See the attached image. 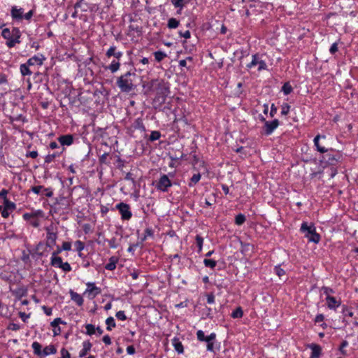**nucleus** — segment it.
Listing matches in <instances>:
<instances>
[{
    "instance_id": "obj_53",
    "label": "nucleus",
    "mask_w": 358,
    "mask_h": 358,
    "mask_svg": "<svg viewBox=\"0 0 358 358\" xmlns=\"http://www.w3.org/2000/svg\"><path fill=\"white\" fill-rule=\"evenodd\" d=\"M43 189L44 187L42 185L34 186L31 187V191L36 194H40Z\"/></svg>"
},
{
    "instance_id": "obj_18",
    "label": "nucleus",
    "mask_w": 358,
    "mask_h": 358,
    "mask_svg": "<svg viewBox=\"0 0 358 358\" xmlns=\"http://www.w3.org/2000/svg\"><path fill=\"white\" fill-rule=\"evenodd\" d=\"M115 46H110V48L106 51V55L107 57H110L112 56L115 57L116 59H120L122 56V52H116Z\"/></svg>"
},
{
    "instance_id": "obj_34",
    "label": "nucleus",
    "mask_w": 358,
    "mask_h": 358,
    "mask_svg": "<svg viewBox=\"0 0 358 358\" xmlns=\"http://www.w3.org/2000/svg\"><path fill=\"white\" fill-rule=\"evenodd\" d=\"M342 313L343 314V316L345 317H352L354 315V313L352 310L351 308H348L346 306H343Z\"/></svg>"
},
{
    "instance_id": "obj_41",
    "label": "nucleus",
    "mask_w": 358,
    "mask_h": 358,
    "mask_svg": "<svg viewBox=\"0 0 358 358\" xmlns=\"http://www.w3.org/2000/svg\"><path fill=\"white\" fill-rule=\"evenodd\" d=\"M160 136H161V134L159 131H153L151 132V134L150 135L149 140L150 141H155L158 140L160 138Z\"/></svg>"
},
{
    "instance_id": "obj_9",
    "label": "nucleus",
    "mask_w": 358,
    "mask_h": 358,
    "mask_svg": "<svg viewBox=\"0 0 358 358\" xmlns=\"http://www.w3.org/2000/svg\"><path fill=\"white\" fill-rule=\"evenodd\" d=\"M278 125L279 121L277 119H275L273 121H265L263 128L264 134L267 136L271 134Z\"/></svg>"
},
{
    "instance_id": "obj_26",
    "label": "nucleus",
    "mask_w": 358,
    "mask_h": 358,
    "mask_svg": "<svg viewBox=\"0 0 358 358\" xmlns=\"http://www.w3.org/2000/svg\"><path fill=\"white\" fill-rule=\"evenodd\" d=\"M57 352V350L53 345H50L44 348L43 350V355L48 356L49 355H53Z\"/></svg>"
},
{
    "instance_id": "obj_13",
    "label": "nucleus",
    "mask_w": 358,
    "mask_h": 358,
    "mask_svg": "<svg viewBox=\"0 0 358 358\" xmlns=\"http://www.w3.org/2000/svg\"><path fill=\"white\" fill-rule=\"evenodd\" d=\"M87 288L85 292H88L89 294H92V297H95L96 295L101 293V289L96 287L93 282H87Z\"/></svg>"
},
{
    "instance_id": "obj_27",
    "label": "nucleus",
    "mask_w": 358,
    "mask_h": 358,
    "mask_svg": "<svg viewBox=\"0 0 358 358\" xmlns=\"http://www.w3.org/2000/svg\"><path fill=\"white\" fill-rule=\"evenodd\" d=\"M120 66V63L117 61L113 60L111 62V64L106 69H109L111 71V73H115L116 71H117L119 70Z\"/></svg>"
},
{
    "instance_id": "obj_21",
    "label": "nucleus",
    "mask_w": 358,
    "mask_h": 358,
    "mask_svg": "<svg viewBox=\"0 0 358 358\" xmlns=\"http://www.w3.org/2000/svg\"><path fill=\"white\" fill-rule=\"evenodd\" d=\"M118 257L113 256L109 259V262L105 266V268L108 271H113L116 268V264L118 262Z\"/></svg>"
},
{
    "instance_id": "obj_28",
    "label": "nucleus",
    "mask_w": 358,
    "mask_h": 358,
    "mask_svg": "<svg viewBox=\"0 0 358 358\" xmlns=\"http://www.w3.org/2000/svg\"><path fill=\"white\" fill-rule=\"evenodd\" d=\"M31 346L34 350V353L35 355H38V356L43 355V351H41L42 346L38 342H36V341L32 343Z\"/></svg>"
},
{
    "instance_id": "obj_19",
    "label": "nucleus",
    "mask_w": 358,
    "mask_h": 358,
    "mask_svg": "<svg viewBox=\"0 0 358 358\" xmlns=\"http://www.w3.org/2000/svg\"><path fill=\"white\" fill-rule=\"evenodd\" d=\"M42 216L43 215V211L42 210H37L34 212V215H33V217L31 218V220L29 221V224L34 227H38L40 225V220L38 219V216Z\"/></svg>"
},
{
    "instance_id": "obj_43",
    "label": "nucleus",
    "mask_w": 358,
    "mask_h": 358,
    "mask_svg": "<svg viewBox=\"0 0 358 358\" xmlns=\"http://www.w3.org/2000/svg\"><path fill=\"white\" fill-rule=\"evenodd\" d=\"M86 334L91 336L95 333V327L92 324L85 325Z\"/></svg>"
},
{
    "instance_id": "obj_62",
    "label": "nucleus",
    "mask_w": 358,
    "mask_h": 358,
    "mask_svg": "<svg viewBox=\"0 0 358 358\" xmlns=\"http://www.w3.org/2000/svg\"><path fill=\"white\" fill-rule=\"evenodd\" d=\"M43 192H44V194L47 197H51L53 195V192L50 188H44Z\"/></svg>"
},
{
    "instance_id": "obj_58",
    "label": "nucleus",
    "mask_w": 358,
    "mask_h": 358,
    "mask_svg": "<svg viewBox=\"0 0 358 358\" xmlns=\"http://www.w3.org/2000/svg\"><path fill=\"white\" fill-rule=\"evenodd\" d=\"M216 338V334L215 333H211L209 336H206V339L204 341L206 343L213 342Z\"/></svg>"
},
{
    "instance_id": "obj_39",
    "label": "nucleus",
    "mask_w": 358,
    "mask_h": 358,
    "mask_svg": "<svg viewBox=\"0 0 358 358\" xmlns=\"http://www.w3.org/2000/svg\"><path fill=\"white\" fill-rule=\"evenodd\" d=\"M154 55H155V59L158 62H161L166 57V53H164L162 51H157V52H154Z\"/></svg>"
},
{
    "instance_id": "obj_23",
    "label": "nucleus",
    "mask_w": 358,
    "mask_h": 358,
    "mask_svg": "<svg viewBox=\"0 0 358 358\" xmlns=\"http://www.w3.org/2000/svg\"><path fill=\"white\" fill-rule=\"evenodd\" d=\"M320 138H325V136L317 135L313 140L314 144L318 152L321 153H324L327 151V149H326L324 147L321 146L319 144V140Z\"/></svg>"
},
{
    "instance_id": "obj_48",
    "label": "nucleus",
    "mask_w": 358,
    "mask_h": 358,
    "mask_svg": "<svg viewBox=\"0 0 358 358\" xmlns=\"http://www.w3.org/2000/svg\"><path fill=\"white\" fill-rule=\"evenodd\" d=\"M275 273L279 276L282 277L285 275V271L280 266H276L274 268Z\"/></svg>"
},
{
    "instance_id": "obj_57",
    "label": "nucleus",
    "mask_w": 358,
    "mask_h": 358,
    "mask_svg": "<svg viewBox=\"0 0 358 358\" xmlns=\"http://www.w3.org/2000/svg\"><path fill=\"white\" fill-rule=\"evenodd\" d=\"M207 303L209 304H213L215 303V296L213 293H208L206 294Z\"/></svg>"
},
{
    "instance_id": "obj_22",
    "label": "nucleus",
    "mask_w": 358,
    "mask_h": 358,
    "mask_svg": "<svg viewBox=\"0 0 358 358\" xmlns=\"http://www.w3.org/2000/svg\"><path fill=\"white\" fill-rule=\"evenodd\" d=\"M172 344L175 348V350L178 352L179 354H182L184 352V348L182 343L180 341L179 338H174L172 340Z\"/></svg>"
},
{
    "instance_id": "obj_36",
    "label": "nucleus",
    "mask_w": 358,
    "mask_h": 358,
    "mask_svg": "<svg viewBox=\"0 0 358 358\" xmlns=\"http://www.w3.org/2000/svg\"><path fill=\"white\" fill-rule=\"evenodd\" d=\"M292 87L290 85L289 83H285L282 87V91L284 94L288 95L292 92Z\"/></svg>"
},
{
    "instance_id": "obj_61",
    "label": "nucleus",
    "mask_w": 358,
    "mask_h": 358,
    "mask_svg": "<svg viewBox=\"0 0 358 358\" xmlns=\"http://www.w3.org/2000/svg\"><path fill=\"white\" fill-rule=\"evenodd\" d=\"M62 358H71L70 353L64 348L61 350Z\"/></svg>"
},
{
    "instance_id": "obj_8",
    "label": "nucleus",
    "mask_w": 358,
    "mask_h": 358,
    "mask_svg": "<svg viewBox=\"0 0 358 358\" xmlns=\"http://www.w3.org/2000/svg\"><path fill=\"white\" fill-rule=\"evenodd\" d=\"M256 65H258V71L264 70L267 67V65L264 60L259 59L258 55H254L252 56V62L247 65V67L251 69Z\"/></svg>"
},
{
    "instance_id": "obj_17",
    "label": "nucleus",
    "mask_w": 358,
    "mask_h": 358,
    "mask_svg": "<svg viewBox=\"0 0 358 358\" xmlns=\"http://www.w3.org/2000/svg\"><path fill=\"white\" fill-rule=\"evenodd\" d=\"M327 306L330 309H336L340 306V302L336 299L335 297L327 296L326 298Z\"/></svg>"
},
{
    "instance_id": "obj_38",
    "label": "nucleus",
    "mask_w": 358,
    "mask_h": 358,
    "mask_svg": "<svg viewBox=\"0 0 358 358\" xmlns=\"http://www.w3.org/2000/svg\"><path fill=\"white\" fill-rule=\"evenodd\" d=\"M44 246V244L42 243V242H40L38 243V244L36 245V252L34 254H33V257H34L35 255L37 257V258H39V257H41L42 256H43V252H40V250L42 249Z\"/></svg>"
},
{
    "instance_id": "obj_59",
    "label": "nucleus",
    "mask_w": 358,
    "mask_h": 358,
    "mask_svg": "<svg viewBox=\"0 0 358 358\" xmlns=\"http://www.w3.org/2000/svg\"><path fill=\"white\" fill-rule=\"evenodd\" d=\"M338 51V44L337 43H334L330 47L329 52L331 54L334 55Z\"/></svg>"
},
{
    "instance_id": "obj_45",
    "label": "nucleus",
    "mask_w": 358,
    "mask_h": 358,
    "mask_svg": "<svg viewBox=\"0 0 358 358\" xmlns=\"http://www.w3.org/2000/svg\"><path fill=\"white\" fill-rule=\"evenodd\" d=\"M57 203L62 204V205L65 206L66 207L69 206V201L64 196H59L58 199H57Z\"/></svg>"
},
{
    "instance_id": "obj_60",
    "label": "nucleus",
    "mask_w": 358,
    "mask_h": 358,
    "mask_svg": "<svg viewBox=\"0 0 358 358\" xmlns=\"http://www.w3.org/2000/svg\"><path fill=\"white\" fill-rule=\"evenodd\" d=\"M8 329H10V330H12V331H17V330H19L20 329V327L17 324L11 323V324H9Z\"/></svg>"
},
{
    "instance_id": "obj_46",
    "label": "nucleus",
    "mask_w": 358,
    "mask_h": 358,
    "mask_svg": "<svg viewBox=\"0 0 358 358\" xmlns=\"http://www.w3.org/2000/svg\"><path fill=\"white\" fill-rule=\"evenodd\" d=\"M59 155V154L57 152L53 153L52 155H48L45 158V162L49 164L52 162L55 159V158L58 157Z\"/></svg>"
},
{
    "instance_id": "obj_63",
    "label": "nucleus",
    "mask_w": 358,
    "mask_h": 358,
    "mask_svg": "<svg viewBox=\"0 0 358 358\" xmlns=\"http://www.w3.org/2000/svg\"><path fill=\"white\" fill-rule=\"evenodd\" d=\"M20 317L22 319L23 322H26L27 320L29 317V315L26 314L24 312L19 313Z\"/></svg>"
},
{
    "instance_id": "obj_50",
    "label": "nucleus",
    "mask_w": 358,
    "mask_h": 358,
    "mask_svg": "<svg viewBox=\"0 0 358 358\" xmlns=\"http://www.w3.org/2000/svg\"><path fill=\"white\" fill-rule=\"evenodd\" d=\"M134 128L138 129H144V125L142 120L140 118L136 120L134 123Z\"/></svg>"
},
{
    "instance_id": "obj_3",
    "label": "nucleus",
    "mask_w": 358,
    "mask_h": 358,
    "mask_svg": "<svg viewBox=\"0 0 358 358\" xmlns=\"http://www.w3.org/2000/svg\"><path fill=\"white\" fill-rule=\"evenodd\" d=\"M1 36L7 40L6 45L10 48L20 43L21 33L17 27H13L12 30H10L8 28L3 29L1 31Z\"/></svg>"
},
{
    "instance_id": "obj_54",
    "label": "nucleus",
    "mask_w": 358,
    "mask_h": 358,
    "mask_svg": "<svg viewBox=\"0 0 358 358\" xmlns=\"http://www.w3.org/2000/svg\"><path fill=\"white\" fill-rule=\"evenodd\" d=\"M108 245L110 246V248H117V246H118V243H117V240L115 238H113L111 239H110L108 241Z\"/></svg>"
},
{
    "instance_id": "obj_11",
    "label": "nucleus",
    "mask_w": 358,
    "mask_h": 358,
    "mask_svg": "<svg viewBox=\"0 0 358 358\" xmlns=\"http://www.w3.org/2000/svg\"><path fill=\"white\" fill-rule=\"evenodd\" d=\"M308 348L311 349L310 358H320L322 354V348L315 343H311L308 345Z\"/></svg>"
},
{
    "instance_id": "obj_15",
    "label": "nucleus",
    "mask_w": 358,
    "mask_h": 358,
    "mask_svg": "<svg viewBox=\"0 0 358 358\" xmlns=\"http://www.w3.org/2000/svg\"><path fill=\"white\" fill-rule=\"evenodd\" d=\"M92 343L89 341L83 343V349L79 352V357H84L87 355L92 348Z\"/></svg>"
},
{
    "instance_id": "obj_37",
    "label": "nucleus",
    "mask_w": 358,
    "mask_h": 358,
    "mask_svg": "<svg viewBox=\"0 0 358 358\" xmlns=\"http://www.w3.org/2000/svg\"><path fill=\"white\" fill-rule=\"evenodd\" d=\"M203 264L206 267L214 268L217 265V262L210 259H205L203 260Z\"/></svg>"
},
{
    "instance_id": "obj_40",
    "label": "nucleus",
    "mask_w": 358,
    "mask_h": 358,
    "mask_svg": "<svg viewBox=\"0 0 358 358\" xmlns=\"http://www.w3.org/2000/svg\"><path fill=\"white\" fill-rule=\"evenodd\" d=\"M195 240L198 247V252H200L202 250L203 238L200 235H196Z\"/></svg>"
},
{
    "instance_id": "obj_51",
    "label": "nucleus",
    "mask_w": 358,
    "mask_h": 358,
    "mask_svg": "<svg viewBox=\"0 0 358 358\" xmlns=\"http://www.w3.org/2000/svg\"><path fill=\"white\" fill-rule=\"evenodd\" d=\"M115 316L118 320H122V321L127 320V317L125 315L124 311H123V310H120V311L117 312Z\"/></svg>"
},
{
    "instance_id": "obj_49",
    "label": "nucleus",
    "mask_w": 358,
    "mask_h": 358,
    "mask_svg": "<svg viewBox=\"0 0 358 358\" xmlns=\"http://www.w3.org/2000/svg\"><path fill=\"white\" fill-rule=\"evenodd\" d=\"M290 109V106L288 103H284L282 106L281 114L282 115H286L289 113Z\"/></svg>"
},
{
    "instance_id": "obj_55",
    "label": "nucleus",
    "mask_w": 358,
    "mask_h": 358,
    "mask_svg": "<svg viewBox=\"0 0 358 358\" xmlns=\"http://www.w3.org/2000/svg\"><path fill=\"white\" fill-rule=\"evenodd\" d=\"M196 337L199 341H204L206 339V336L204 335V332L202 330H198L196 332Z\"/></svg>"
},
{
    "instance_id": "obj_47",
    "label": "nucleus",
    "mask_w": 358,
    "mask_h": 358,
    "mask_svg": "<svg viewBox=\"0 0 358 358\" xmlns=\"http://www.w3.org/2000/svg\"><path fill=\"white\" fill-rule=\"evenodd\" d=\"M74 245L76 250L78 251L79 252H80L85 248L84 243L79 240L76 241Z\"/></svg>"
},
{
    "instance_id": "obj_35",
    "label": "nucleus",
    "mask_w": 358,
    "mask_h": 358,
    "mask_svg": "<svg viewBox=\"0 0 358 358\" xmlns=\"http://www.w3.org/2000/svg\"><path fill=\"white\" fill-rule=\"evenodd\" d=\"M188 0H171L172 4L176 8H182Z\"/></svg>"
},
{
    "instance_id": "obj_5",
    "label": "nucleus",
    "mask_w": 358,
    "mask_h": 358,
    "mask_svg": "<svg viewBox=\"0 0 358 358\" xmlns=\"http://www.w3.org/2000/svg\"><path fill=\"white\" fill-rule=\"evenodd\" d=\"M300 231L304 234V236L308 239L310 242L317 243L320 241V236L316 232L315 227L313 224L308 225L306 222L301 224Z\"/></svg>"
},
{
    "instance_id": "obj_32",
    "label": "nucleus",
    "mask_w": 358,
    "mask_h": 358,
    "mask_svg": "<svg viewBox=\"0 0 358 358\" xmlns=\"http://www.w3.org/2000/svg\"><path fill=\"white\" fill-rule=\"evenodd\" d=\"M179 25V21L176 18H170L168 21L167 26L169 29L177 28Z\"/></svg>"
},
{
    "instance_id": "obj_10",
    "label": "nucleus",
    "mask_w": 358,
    "mask_h": 358,
    "mask_svg": "<svg viewBox=\"0 0 358 358\" xmlns=\"http://www.w3.org/2000/svg\"><path fill=\"white\" fill-rule=\"evenodd\" d=\"M45 60V57L43 55L40 54L38 55H34V57L29 58L27 60L28 65L34 66V65H38V66H42L43 64V62Z\"/></svg>"
},
{
    "instance_id": "obj_64",
    "label": "nucleus",
    "mask_w": 358,
    "mask_h": 358,
    "mask_svg": "<svg viewBox=\"0 0 358 358\" xmlns=\"http://www.w3.org/2000/svg\"><path fill=\"white\" fill-rule=\"evenodd\" d=\"M324 320V316L322 314H318L315 318V322L319 323Z\"/></svg>"
},
{
    "instance_id": "obj_6",
    "label": "nucleus",
    "mask_w": 358,
    "mask_h": 358,
    "mask_svg": "<svg viewBox=\"0 0 358 358\" xmlns=\"http://www.w3.org/2000/svg\"><path fill=\"white\" fill-rule=\"evenodd\" d=\"M172 186V182L169 178L168 176L163 174L159 178V180L156 182L155 187L157 190L163 192L168 191L169 188Z\"/></svg>"
},
{
    "instance_id": "obj_16",
    "label": "nucleus",
    "mask_w": 358,
    "mask_h": 358,
    "mask_svg": "<svg viewBox=\"0 0 358 358\" xmlns=\"http://www.w3.org/2000/svg\"><path fill=\"white\" fill-rule=\"evenodd\" d=\"M58 140L62 145H71L73 142V136L70 134L61 136Z\"/></svg>"
},
{
    "instance_id": "obj_12",
    "label": "nucleus",
    "mask_w": 358,
    "mask_h": 358,
    "mask_svg": "<svg viewBox=\"0 0 358 358\" xmlns=\"http://www.w3.org/2000/svg\"><path fill=\"white\" fill-rule=\"evenodd\" d=\"M59 324H66V322L62 321L60 317H57V318H55L50 323V325L54 328L53 329L54 336H58V335H59L61 334V329L59 327Z\"/></svg>"
},
{
    "instance_id": "obj_33",
    "label": "nucleus",
    "mask_w": 358,
    "mask_h": 358,
    "mask_svg": "<svg viewBox=\"0 0 358 358\" xmlns=\"http://www.w3.org/2000/svg\"><path fill=\"white\" fill-rule=\"evenodd\" d=\"M243 312L241 307H238L236 310H234L231 314V316L233 318H241L243 317Z\"/></svg>"
},
{
    "instance_id": "obj_2",
    "label": "nucleus",
    "mask_w": 358,
    "mask_h": 358,
    "mask_svg": "<svg viewBox=\"0 0 358 358\" xmlns=\"http://www.w3.org/2000/svg\"><path fill=\"white\" fill-rule=\"evenodd\" d=\"M136 77V73L127 71L126 73L117 78L116 81L117 86L120 88L121 92L129 93L135 89L134 84V79Z\"/></svg>"
},
{
    "instance_id": "obj_24",
    "label": "nucleus",
    "mask_w": 358,
    "mask_h": 358,
    "mask_svg": "<svg viewBox=\"0 0 358 358\" xmlns=\"http://www.w3.org/2000/svg\"><path fill=\"white\" fill-rule=\"evenodd\" d=\"M30 65H28V63L26 62L24 64H22L20 66V73L23 76H30L32 72L29 69Z\"/></svg>"
},
{
    "instance_id": "obj_25",
    "label": "nucleus",
    "mask_w": 358,
    "mask_h": 358,
    "mask_svg": "<svg viewBox=\"0 0 358 358\" xmlns=\"http://www.w3.org/2000/svg\"><path fill=\"white\" fill-rule=\"evenodd\" d=\"M63 262L60 257H51L50 265L52 266L60 268Z\"/></svg>"
},
{
    "instance_id": "obj_42",
    "label": "nucleus",
    "mask_w": 358,
    "mask_h": 358,
    "mask_svg": "<svg viewBox=\"0 0 358 358\" xmlns=\"http://www.w3.org/2000/svg\"><path fill=\"white\" fill-rule=\"evenodd\" d=\"M153 236V230L151 228H146L143 237L141 238V242L145 241L148 237Z\"/></svg>"
},
{
    "instance_id": "obj_56",
    "label": "nucleus",
    "mask_w": 358,
    "mask_h": 358,
    "mask_svg": "<svg viewBox=\"0 0 358 358\" xmlns=\"http://www.w3.org/2000/svg\"><path fill=\"white\" fill-rule=\"evenodd\" d=\"M61 248L63 250L70 251L71 250V243L70 242H63Z\"/></svg>"
},
{
    "instance_id": "obj_1",
    "label": "nucleus",
    "mask_w": 358,
    "mask_h": 358,
    "mask_svg": "<svg viewBox=\"0 0 358 358\" xmlns=\"http://www.w3.org/2000/svg\"><path fill=\"white\" fill-rule=\"evenodd\" d=\"M144 87H148L145 94L150 91H155L156 95L153 99V105L155 108L160 107L165 103L166 97L169 94V87L163 80H152L143 85Z\"/></svg>"
},
{
    "instance_id": "obj_29",
    "label": "nucleus",
    "mask_w": 358,
    "mask_h": 358,
    "mask_svg": "<svg viewBox=\"0 0 358 358\" xmlns=\"http://www.w3.org/2000/svg\"><path fill=\"white\" fill-rule=\"evenodd\" d=\"M3 206L5 208L10 210V212L14 210L16 207L15 204L13 202L9 201L8 199H4Z\"/></svg>"
},
{
    "instance_id": "obj_4",
    "label": "nucleus",
    "mask_w": 358,
    "mask_h": 358,
    "mask_svg": "<svg viewBox=\"0 0 358 358\" xmlns=\"http://www.w3.org/2000/svg\"><path fill=\"white\" fill-rule=\"evenodd\" d=\"M46 231L45 246L52 248L56 245V240L58 237V227L56 224L51 222L45 227Z\"/></svg>"
},
{
    "instance_id": "obj_31",
    "label": "nucleus",
    "mask_w": 358,
    "mask_h": 358,
    "mask_svg": "<svg viewBox=\"0 0 358 358\" xmlns=\"http://www.w3.org/2000/svg\"><path fill=\"white\" fill-rule=\"evenodd\" d=\"M106 324L107 325L106 329L108 331H110L112 328L115 327V322L113 317H109L106 320Z\"/></svg>"
},
{
    "instance_id": "obj_20",
    "label": "nucleus",
    "mask_w": 358,
    "mask_h": 358,
    "mask_svg": "<svg viewBox=\"0 0 358 358\" xmlns=\"http://www.w3.org/2000/svg\"><path fill=\"white\" fill-rule=\"evenodd\" d=\"M69 293L71 300H73L78 306H81L83 304L84 301L81 295L73 290H71Z\"/></svg>"
},
{
    "instance_id": "obj_14",
    "label": "nucleus",
    "mask_w": 358,
    "mask_h": 358,
    "mask_svg": "<svg viewBox=\"0 0 358 358\" xmlns=\"http://www.w3.org/2000/svg\"><path fill=\"white\" fill-rule=\"evenodd\" d=\"M23 12L22 8H17V6H13L11 8V16L15 20H22L23 19Z\"/></svg>"
},
{
    "instance_id": "obj_7",
    "label": "nucleus",
    "mask_w": 358,
    "mask_h": 358,
    "mask_svg": "<svg viewBox=\"0 0 358 358\" xmlns=\"http://www.w3.org/2000/svg\"><path fill=\"white\" fill-rule=\"evenodd\" d=\"M116 208L119 210L122 220H129L131 219L132 213L129 204L121 202L116 205Z\"/></svg>"
},
{
    "instance_id": "obj_52",
    "label": "nucleus",
    "mask_w": 358,
    "mask_h": 358,
    "mask_svg": "<svg viewBox=\"0 0 358 358\" xmlns=\"http://www.w3.org/2000/svg\"><path fill=\"white\" fill-rule=\"evenodd\" d=\"M60 268L64 272H69L71 271V266L68 262H63Z\"/></svg>"
},
{
    "instance_id": "obj_44",
    "label": "nucleus",
    "mask_w": 358,
    "mask_h": 358,
    "mask_svg": "<svg viewBox=\"0 0 358 358\" xmlns=\"http://www.w3.org/2000/svg\"><path fill=\"white\" fill-rule=\"evenodd\" d=\"M201 179L200 173L194 174L191 178V182L189 184V186H192L193 185L197 183Z\"/></svg>"
},
{
    "instance_id": "obj_30",
    "label": "nucleus",
    "mask_w": 358,
    "mask_h": 358,
    "mask_svg": "<svg viewBox=\"0 0 358 358\" xmlns=\"http://www.w3.org/2000/svg\"><path fill=\"white\" fill-rule=\"evenodd\" d=\"M246 220V217L243 214H238L235 217V224L237 225H242Z\"/></svg>"
}]
</instances>
